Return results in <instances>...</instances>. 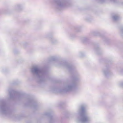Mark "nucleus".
<instances>
[{
  "label": "nucleus",
  "instance_id": "20e7f679",
  "mask_svg": "<svg viewBox=\"0 0 123 123\" xmlns=\"http://www.w3.org/2000/svg\"><path fill=\"white\" fill-rule=\"evenodd\" d=\"M113 19L115 21H116L119 19V17L116 15H114L113 16Z\"/></svg>",
  "mask_w": 123,
  "mask_h": 123
},
{
  "label": "nucleus",
  "instance_id": "0eeeda50",
  "mask_svg": "<svg viewBox=\"0 0 123 123\" xmlns=\"http://www.w3.org/2000/svg\"><path fill=\"white\" fill-rule=\"evenodd\" d=\"M101 3H102L104 1V0H99Z\"/></svg>",
  "mask_w": 123,
  "mask_h": 123
},
{
  "label": "nucleus",
  "instance_id": "6e6552de",
  "mask_svg": "<svg viewBox=\"0 0 123 123\" xmlns=\"http://www.w3.org/2000/svg\"><path fill=\"white\" fill-rule=\"evenodd\" d=\"M111 0V1H115V0Z\"/></svg>",
  "mask_w": 123,
  "mask_h": 123
},
{
  "label": "nucleus",
  "instance_id": "f03ea898",
  "mask_svg": "<svg viewBox=\"0 0 123 123\" xmlns=\"http://www.w3.org/2000/svg\"><path fill=\"white\" fill-rule=\"evenodd\" d=\"M80 39L82 41L83 43L86 42L88 40V38L86 37H82Z\"/></svg>",
  "mask_w": 123,
  "mask_h": 123
},
{
  "label": "nucleus",
  "instance_id": "f257e3e1",
  "mask_svg": "<svg viewBox=\"0 0 123 123\" xmlns=\"http://www.w3.org/2000/svg\"><path fill=\"white\" fill-rule=\"evenodd\" d=\"M86 105H81L80 109V118L78 119L79 121L81 123H87L90 120V118L88 116Z\"/></svg>",
  "mask_w": 123,
  "mask_h": 123
},
{
  "label": "nucleus",
  "instance_id": "423d86ee",
  "mask_svg": "<svg viewBox=\"0 0 123 123\" xmlns=\"http://www.w3.org/2000/svg\"><path fill=\"white\" fill-rule=\"evenodd\" d=\"M120 85L122 87H123V82H121L120 83Z\"/></svg>",
  "mask_w": 123,
  "mask_h": 123
},
{
  "label": "nucleus",
  "instance_id": "39448f33",
  "mask_svg": "<svg viewBox=\"0 0 123 123\" xmlns=\"http://www.w3.org/2000/svg\"><path fill=\"white\" fill-rule=\"evenodd\" d=\"M121 32L122 36L123 37V28H121Z\"/></svg>",
  "mask_w": 123,
  "mask_h": 123
},
{
  "label": "nucleus",
  "instance_id": "7ed1b4c3",
  "mask_svg": "<svg viewBox=\"0 0 123 123\" xmlns=\"http://www.w3.org/2000/svg\"><path fill=\"white\" fill-rule=\"evenodd\" d=\"M109 70L108 69H105L103 70L104 74L105 75H107L109 73Z\"/></svg>",
  "mask_w": 123,
  "mask_h": 123
}]
</instances>
